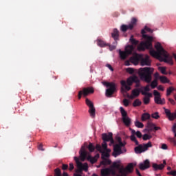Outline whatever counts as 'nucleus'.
<instances>
[{
	"instance_id": "obj_42",
	"label": "nucleus",
	"mask_w": 176,
	"mask_h": 176,
	"mask_svg": "<svg viewBox=\"0 0 176 176\" xmlns=\"http://www.w3.org/2000/svg\"><path fill=\"white\" fill-rule=\"evenodd\" d=\"M160 82H162V83H168V79H167V77H166V76H160Z\"/></svg>"
},
{
	"instance_id": "obj_51",
	"label": "nucleus",
	"mask_w": 176,
	"mask_h": 176,
	"mask_svg": "<svg viewBox=\"0 0 176 176\" xmlns=\"http://www.w3.org/2000/svg\"><path fill=\"white\" fill-rule=\"evenodd\" d=\"M109 157V153H107V152H103L102 153V159H107L106 157Z\"/></svg>"
},
{
	"instance_id": "obj_36",
	"label": "nucleus",
	"mask_w": 176,
	"mask_h": 176,
	"mask_svg": "<svg viewBox=\"0 0 176 176\" xmlns=\"http://www.w3.org/2000/svg\"><path fill=\"white\" fill-rule=\"evenodd\" d=\"M174 90H175V88H174L173 87H170L169 88H168L166 89L167 97H168V96H171V94L173 93V91H174Z\"/></svg>"
},
{
	"instance_id": "obj_35",
	"label": "nucleus",
	"mask_w": 176,
	"mask_h": 176,
	"mask_svg": "<svg viewBox=\"0 0 176 176\" xmlns=\"http://www.w3.org/2000/svg\"><path fill=\"white\" fill-rule=\"evenodd\" d=\"M110 168H113L115 170V168H117V170H122V168H120V164H118V162H113L111 167Z\"/></svg>"
},
{
	"instance_id": "obj_14",
	"label": "nucleus",
	"mask_w": 176,
	"mask_h": 176,
	"mask_svg": "<svg viewBox=\"0 0 176 176\" xmlns=\"http://www.w3.org/2000/svg\"><path fill=\"white\" fill-rule=\"evenodd\" d=\"M102 176H109L110 174L112 175H115L116 174V171H115L114 168H105L100 170Z\"/></svg>"
},
{
	"instance_id": "obj_45",
	"label": "nucleus",
	"mask_w": 176,
	"mask_h": 176,
	"mask_svg": "<svg viewBox=\"0 0 176 176\" xmlns=\"http://www.w3.org/2000/svg\"><path fill=\"white\" fill-rule=\"evenodd\" d=\"M113 43H114L113 45H111L109 44V43L107 44V46H109V50H111V52H112V50H115V49H116V46L118 45H116V41H115Z\"/></svg>"
},
{
	"instance_id": "obj_9",
	"label": "nucleus",
	"mask_w": 176,
	"mask_h": 176,
	"mask_svg": "<svg viewBox=\"0 0 176 176\" xmlns=\"http://www.w3.org/2000/svg\"><path fill=\"white\" fill-rule=\"evenodd\" d=\"M94 93V89L91 87L83 88L82 91L78 92V100L82 98V96L84 97H87L89 94H93Z\"/></svg>"
},
{
	"instance_id": "obj_16",
	"label": "nucleus",
	"mask_w": 176,
	"mask_h": 176,
	"mask_svg": "<svg viewBox=\"0 0 176 176\" xmlns=\"http://www.w3.org/2000/svg\"><path fill=\"white\" fill-rule=\"evenodd\" d=\"M142 96H144L143 98V102L145 105H148L151 102V97H152V93L151 92H142Z\"/></svg>"
},
{
	"instance_id": "obj_13",
	"label": "nucleus",
	"mask_w": 176,
	"mask_h": 176,
	"mask_svg": "<svg viewBox=\"0 0 176 176\" xmlns=\"http://www.w3.org/2000/svg\"><path fill=\"white\" fill-rule=\"evenodd\" d=\"M141 55L142 54H137V53L133 54V56H131L129 58L130 63H131L132 64H134V65H138V63H140L141 61Z\"/></svg>"
},
{
	"instance_id": "obj_23",
	"label": "nucleus",
	"mask_w": 176,
	"mask_h": 176,
	"mask_svg": "<svg viewBox=\"0 0 176 176\" xmlns=\"http://www.w3.org/2000/svg\"><path fill=\"white\" fill-rule=\"evenodd\" d=\"M119 54L121 60H126L127 57H129V55L126 51L120 50Z\"/></svg>"
},
{
	"instance_id": "obj_20",
	"label": "nucleus",
	"mask_w": 176,
	"mask_h": 176,
	"mask_svg": "<svg viewBox=\"0 0 176 176\" xmlns=\"http://www.w3.org/2000/svg\"><path fill=\"white\" fill-rule=\"evenodd\" d=\"M113 135V134H112V133H111V132L109 133H102V140H103V141L104 142H108L112 138Z\"/></svg>"
},
{
	"instance_id": "obj_57",
	"label": "nucleus",
	"mask_w": 176,
	"mask_h": 176,
	"mask_svg": "<svg viewBox=\"0 0 176 176\" xmlns=\"http://www.w3.org/2000/svg\"><path fill=\"white\" fill-rule=\"evenodd\" d=\"M134 83H136L135 87H141V84L140 83V78H138V82H135Z\"/></svg>"
},
{
	"instance_id": "obj_64",
	"label": "nucleus",
	"mask_w": 176,
	"mask_h": 176,
	"mask_svg": "<svg viewBox=\"0 0 176 176\" xmlns=\"http://www.w3.org/2000/svg\"><path fill=\"white\" fill-rule=\"evenodd\" d=\"M170 142H173V145H175V146L176 145V140H175V139L170 138Z\"/></svg>"
},
{
	"instance_id": "obj_58",
	"label": "nucleus",
	"mask_w": 176,
	"mask_h": 176,
	"mask_svg": "<svg viewBox=\"0 0 176 176\" xmlns=\"http://www.w3.org/2000/svg\"><path fill=\"white\" fill-rule=\"evenodd\" d=\"M162 149H164V151H166V149H168V146H167V144H162Z\"/></svg>"
},
{
	"instance_id": "obj_31",
	"label": "nucleus",
	"mask_w": 176,
	"mask_h": 176,
	"mask_svg": "<svg viewBox=\"0 0 176 176\" xmlns=\"http://www.w3.org/2000/svg\"><path fill=\"white\" fill-rule=\"evenodd\" d=\"M120 111L122 116V119L124 118H127V111L124 110V109L122 107H120Z\"/></svg>"
},
{
	"instance_id": "obj_62",
	"label": "nucleus",
	"mask_w": 176,
	"mask_h": 176,
	"mask_svg": "<svg viewBox=\"0 0 176 176\" xmlns=\"http://www.w3.org/2000/svg\"><path fill=\"white\" fill-rule=\"evenodd\" d=\"M168 101L169 102H170V104H172V105H175V100H174L172 98H168Z\"/></svg>"
},
{
	"instance_id": "obj_5",
	"label": "nucleus",
	"mask_w": 176,
	"mask_h": 176,
	"mask_svg": "<svg viewBox=\"0 0 176 176\" xmlns=\"http://www.w3.org/2000/svg\"><path fill=\"white\" fill-rule=\"evenodd\" d=\"M135 82H138V77L136 76L129 77L127 78L126 82L125 80H121L120 84L122 87H124L126 91H130V90H131V87L130 86H132L133 83Z\"/></svg>"
},
{
	"instance_id": "obj_53",
	"label": "nucleus",
	"mask_w": 176,
	"mask_h": 176,
	"mask_svg": "<svg viewBox=\"0 0 176 176\" xmlns=\"http://www.w3.org/2000/svg\"><path fill=\"white\" fill-rule=\"evenodd\" d=\"M102 147L104 151H107V148H108V144H107V142H103L102 144Z\"/></svg>"
},
{
	"instance_id": "obj_3",
	"label": "nucleus",
	"mask_w": 176,
	"mask_h": 176,
	"mask_svg": "<svg viewBox=\"0 0 176 176\" xmlns=\"http://www.w3.org/2000/svg\"><path fill=\"white\" fill-rule=\"evenodd\" d=\"M153 71L154 69L152 67L140 68L138 71V75L142 80H144V82H146V83H151Z\"/></svg>"
},
{
	"instance_id": "obj_48",
	"label": "nucleus",
	"mask_w": 176,
	"mask_h": 176,
	"mask_svg": "<svg viewBox=\"0 0 176 176\" xmlns=\"http://www.w3.org/2000/svg\"><path fill=\"white\" fill-rule=\"evenodd\" d=\"M151 117L153 118V119H159V118H160V116H159L158 112H155L151 115Z\"/></svg>"
},
{
	"instance_id": "obj_63",
	"label": "nucleus",
	"mask_w": 176,
	"mask_h": 176,
	"mask_svg": "<svg viewBox=\"0 0 176 176\" xmlns=\"http://www.w3.org/2000/svg\"><path fill=\"white\" fill-rule=\"evenodd\" d=\"M172 131H173V133H175V131H176V123H175V124H173V127H172Z\"/></svg>"
},
{
	"instance_id": "obj_37",
	"label": "nucleus",
	"mask_w": 176,
	"mask_h": 176,
	"mask_svg": "<svg viewBox=\"0 0 176 176\" xmlns=\"http://www.w3.org/2000/svg\"><path fill=\"white\" fill-rule=\"evenodd\" d=\"M151 89H156L157 87V79H154L151 84Z\"/></svg>"
},
{
	"instance_id": "obj_26",
	"label": "nucleus",
	"mask_w": 176,
	"mask_h": 176,
	"mask_svg": "<svg viewBox=\"0 0 176 176\" xmlns=\"http://www.w3.org/2000/svg\"><path fill=\"white\" fill-rule=\"evenodd\" d=\"M129 25V30H133L135 25H137V19L133 18L131 21V23Z\"/></svg>"
},
{
	"instance_id": "obj_7",
	"label": "nucleus",
	"mask_w": 176,
	"mask_h": 176,
	"mask_svg": "<svg viewBox=\"0 0 176 176\" xmlns=\"http://www.w3.org/2000/svg\"><path fill=\"white\" fill-rule=\"evenodd\" d=\"M148 148H152V142H148L147 144H139L138 146L135 148V153H142V152H145V151H148Z\"/></svg>"
},
{
	"instance_id": "obj_22",
	"label": "nucleus",
	"mask_w": 176,
	"mask_h": 176,
	"mask_svg": "<svg viewBox=\"0 0 176 176\" xmlns=\"http://www.w3.org/2000/svg\"><path fill=\"white\" fill-rule=\"evenodd\" d=\"M153 168L155 171H157V170H163V168H164V164H157L153 163Z\"/></svg>"
},
{
	"instance_id": "obj_41",
	"label": "nucleus",
	"mask_w": 176,
	"mask_h": 176,
	"mask_svg": "<svg viewBox=\"0 0 176 176\" xmlns=\"http://www.w3.org/2000/svg\"><path fill=\"white\" fill-rule=\"evenodd\" d=\"M127 30H130L129 25H122L121 26V31H122V32H126Z\"/></svg>"
},
{
	"instance_id": "obj_30",
	"label": "nucleus",
	"mask_w": 176,
	"mask_h": 176,
	"mask_svg": "<svg viewBox=\"0 0 176 176\" xmlns=\"http://www.w3.org/2000/svg\"><path fill=\"white\" fill-rule=\"evenodd\" d=\"M147 128H148V132L151 133V131H152L153 130L155 129V124L152 123V122H148L147 123Z\"/></svg>"
},
{
	"instance_id": "obj_38",
	"label": "nucleus",
	"mask_w": 176,
	"mask_h": 176,
	"mask_svg": "<svg viewBox=\"0 0 176 176\" xmlns=\"http://www.w3.org/2000/svg\"><path fill=\"white\" fill-rule=\"evenodd\" d=\"M87 148L89 149V152H91V153H93V152H94V151H96V147L94 146V145H93L92 143H89Z\"/></svg>"
},
{
	"instance_id": "obj_52",
	"label": "nucleus",
	"mask_w": 176,
	"mask_h": 176,
	"mask_svg": "<svg viewBox=\"0 0 176 176\" xmlns=\"http://www.w3.org/2000/svg\"><path fill=\"white\" fill-rule=\"evenodd\" d=\"M168 175L176 176V170H170L167 173Z\"/></svg>"
},
{
	"instance_id": "obj_21",
	"label": "nucleus",
	"mask_w": 176,
	"mask_h": 176,
	"mask_svg": "<svg viewBox=\"0 0 176 176\" xmlns=\"http://www.w3.org/2000/svg\"><path fill=\"white\" fill-rule=\"evenodd\" d=\"M121 170L124 171V173H131L133 172V170H134V164L133 163H130L125 168H122Z\"/></svg>"
},
{
	"instance_id": "obj_61",
	"label": "nucleus",
	"mask_w": 176,
	"mask_h": 176,
	"mask_svg": "<svg viewBox=\"0 0 176 176\" xmlns=\"http://www.w3.org/2000/svg\"><path fill=\"white\" fill-rule=\"evenodd\" d=\"M136 140H137V138H135V135H131V140H132L133 142H134Z\"/></svg>"
},
{
	"instance_id": "obj_60",
	"label": "nucleus",
	"mask_w": 176,
	"mask_h": 176,
	"mask_svg": "<svg viewBox=\"0 0 176 176\" xmlns=\"http://www.w3.org/2000/svg\"><path fill=\"white\" fill-rule=\"evenodd\" d=\"M62 169L63 170H68V165L67 164H63L62 165Z\"/></svg>"
},
{
	"instance_id": "obj_40",
	"label": "nucleus",
	"mask_w": 176,
	"mask_h": 176,
	"mask_svg": "<svg viewBox=\"0 0 176 176\" xmlns=\"http://www.w3.org/2000/svg\"><path fill=\"white\" fill-rule=\"evenodd\" d=\"M135 127H138V129H143L144 124H142V122H141L140 121H136L135 122Z\"/></svg>"
},
{
	"instance_id": "obj_33",
	"label": "nucleus",
	"mask_w": 176,
	"mask_h": 176,
	"mask_svg": "<svg viewBox=\"0 0 176 176\" xmlns=\"http://www.w3.org/2000/svg\"><path fill=\"white\" fill-rule=\"evenodd\" d=\"M78 168L79 169L80 173V171H82V170H84V171H87L89 168V165L87 164V163H85L84 164H82V166Z\"/></svg>"
},
{
	"instance_id": "obj_43",
	"label": "nucleus",
	"mask_w": 176,
	"mask_h": 176,
	"mask_svg": "<svg viewBox=\"0 0 176 176\" xmlns=\"http://www.w3.org/2000/svg\"><path fill=\"white\" fill-rule=\"evenodd\" d=\"M140 89L145 91V93H147V91H151V88H149V85H147L146 87H140Z\"/></svg>"
},
{
	"instance_id": "obj_32",
	"label": "nucleus",
	"mask_w": 176,
	"mask_h": 176,
	"mask_svg": "<svg viewBox=\"0 0 176 176\" xmlns=\"http://www.w3.org/2000/svg\"><path fill=\"white\" fill-rule=\"evenodd\" d=\"M142 104V102H141V100H140V99H135L134 100V102H133V107H141Z\"/></svg>"
},
{
	"instance_id": "obj_50",
	"label": "nucleus",
	"mask_w": 176,
	"mask_h": 176,
	"mask_svg": "<svg viewBox=\"0 0 176 176\" xmlns=\"http://www.w3.org/2000/svg\"><path fill=\"white\" fill-rule=\"evenodd\" d=\"M159 69L161 71V72L163 74V75H167V73L166 72V67H160Z\"/></svg>"
},
{
	"instance_id": "obj_34",
	"label": "nucleus",
	"mask_w": 176,
	"mask_h": 176,
	"mask_svg": "<svg viewBox=\"0 0 176 176\" xmlns=\"http://www.w3.org/2000/svg\"><path fill=\"white\" fill-rule=\"evenodd\" d=\"M98 46H100V47H105V46H107L108 44L105 43V41L102 40H98Z\"/></svg>"
},
{
	"instance_id": "obj_15",
	"label": "nucleus",
	"mask_w": 176,
	"mask_h": 176,
	"mask_svg": "<svg viewBox=\"0 0 176 176\" xmlns=\"http://www.w3.org/2000/svg\"><path fill=\"white\" fill-rule=\"evenodd\" d=\"M164 112L167 116V118H168L169 120H174L175 119H176V110L174 113H171V111H170L168 109H166V107H164Z\"/></svg>"
},
{
	"instance_id": "obj_11",
	"label": "nucleus",
	"mask_w": 176,
	"mask_h": 176,
	"mask_svg": "<svg viewBox=\"0 0 176 176\" xmlns=\"http://www.w3.org/2000/svg\"><path fill=\"white\" fill-rule=\"evenodd\" d=\"M153 95L155 96L154 101L155 104H158L160 105H164L166 104V99L161 98L160 93L157 90L153 91Z\"/></svg>"
},
{
	"instance_id": "obj_25",
	"label": "nucleus",
	"mask_w": 176,
	"mask_h": 176,
	"mask_svg": "<svg viewBox=\"0 0 176 176\" xmlns=\"http://www.w3.org/2000/svg\"><path fill=\"white\" fill-rule=\"evenodd\" d=\"M123 123L126 126V127H129L130 124H131V120L129 117H125L122 118Z\"/></svg>"
},
{
	"instance_id": "obj_29",
	"label": "nucleus",
	"mask_w": 176,
	"mask_h": 176,
	"mask_svg": "<svg viewBox=\"0 0 176 176\" xmlns=\"http://www.w3.org/2000/svg\"><path fill=\"white\" fill-rule=\"evenodd\" d=\"M142 121L145 122V120H148V119H151V115L148 113H144L142 115Z\"/></svg>"
},
{
	"instance_id": "obj_49",
	"label": "nucleus",
	"mask_w": 176,
	"mask_h": 176,
	"mask_svg": "<svg viewBox=\"0 0 176 176\" xmlns=\"http://www.w3.org/2000/svg\"><path fill=\"white\" fill-rule=\"evenodd\" d=\"M126 72H128V74H130L131 75H132V74H134V69L131 67H129L126 69Z\"/></svg>"
},
{
	"instance_id": "obj_54",
	"label": "nucleus",
	"mask_w": 176,
	"mask_h": 176,
	"mask_svg": "<svg viewBox=\"0 0 176 176\" xmlns=\"http://www.w3.org/2000/svg\"><path fill=\"white\" fill-rule=\"evenodd\" d=\"M96 149H97V151H98L99 152L102 153V150L101 148V146L100 144H96Z\"/></svg>"
},
{
	"instance_id": "obj_47",
	"label": "nucleus",
	"mask_w": 176,
	"mask_h": 176,
	"mask_svg": "<svg viewBox=\"0 0 176 176\" xmlns=\"http://www.w3.org/2000/svg\"><path fill=\"white\" fill-rule=\"evenodd\" d=\"M142 138H143L144 141H147V140H151V138H152V136L146 133L143 135Z\"/></svg>"
},
{
	"instance_id": "obj_10",
	"label": "nucleus",
	"mask_w": 176,
	"mask_h": 176,
	"mask_svg": "<svg viewBox=\"0 0 176 176\" xmlns=\"http://www.w3.org/2000/svg\"><path fill=\"white\" fill-rule=\"evenodd\" d=\"M151 63L152 60H151V58L148 55H144L142 54L140 58V65H142V67H151Z\"/></svg>"
},
{
	"instance_id": "obj_59",
	"label": "nucleus",
	"mask_w": 176,
	"mask_h": 176,
	"mask_svg": "<svg viewBox=\"0 0 176 176\" xmlns=\"http://www.w3.org/2000/svg\"><path fill=\"white\" fill-rule=\"evenodd\" d=\"M120 173H121L120 176H127V173L123 171L122 169H120Z\"/></svg>"
},
{
	"instance_id": "obj_4",
	"label": "nucleus",
	"mask_w": 176,
	"mask_h": 176,
	"mask_svg": "<svg viewBox=\"0 0 176 176\" xmlns=\"http://www.w3.org/2000/svg\"><path fill=\"white\" fill-rule=\"evenodd\" d=\"M116 140L118 142V144H113V156L114 157H118L119 155H122L123 153V151H122V148L123 146H126V142H122V138L120 137H117Z\"/></svg>"
},
{
	"instance_id": "obj_2",
	"label": "nucleus",
	"mask_w": 176,
	"mask_h": 176,
	"mask_svg": "<svg viewBox=\"0 0 176 176\" xmlns=\"http://www.w3.org/2000/svg\"><path fill=\"white\" fill-rule=\"evenodd\" d=\"M146 31H147V32H153V30L147 26H145L144 29L142 30L141 34L144 41L140 43L139 45V50H142L143 52L145 49L151 50L153 47L152 42H153V37L148 36V34H146Z\"/></svg>"
},
{
	"instance_id": "obj_18",
	"label": "nucleus",
	"mask_w": 176,
	"mask_h": 176,
	"mask_svg": "<svg viewBox=\"0 0 176 176\" xmlns=\"http://www.w3.org/2000/svg\"><path fill=\"white\" fill-rule=\"evenodd\" d=\"M80 157L82 162H85L86 157H87V151H86V148L83 146L81 147L80 150Z\"/></svg>"
},
{
	"instance_id": "obj_39",
	"label": "nucleus",
	"mask_w": 176,
	"mask_h": 176,
	"mask_svg": "<svg viewBox=\"0 0 176 176\" xmlns=\"http://www.w3.org/2000/svg\"><path fill=\"white\" fill-rule=\"evenodd\" d=\"M129 41H130V42L132 43V45H138V43H139V41H137V40H135V39L134 38V36H131Z\"/></svg>"
},
{
	"instance_id": "obj_55",
	"label": "nucleus",
	"mask_w": 176,
	"mask_h": 176,
	"mask_svg": "<svg viewBox=\"0 0 176 176\" xmlns=\"http://www.w3.org/2000/svg\"><path fill=\"white\" fill-rule=\"evenodd\" d=\"M136 136L138 137V138H142V133H141V132L140 131H138L136 132Z\"/></svg>"
},
{
	"instance_id": "obj_1",
	"label": "nucleus",
	"mask_w": 176,
	"mask_h": 176,
	"mask_svg": "<svg viewBox=\"0 0 176 176\" xmlns=\"http://www.w3.org/2000/svg\"><path fill=\"white\" fill-rule=\"evenodd\" d=\"M155 48L157 51L151 50L150 54L153 56V57H155L160 61H163L164 63H166L167 64H170V65H174V60H173V56H170L168 53H167L162 46L160 43H157L155 45Z\"/></svg>"
},
{
	"instance_id": "obj_27",
	"label": "nucleus",
	"mask_w": 176,
	"mask_h": 176,
	"mask_svg": "<svg viewBox=\"0 0 176 176\" xmlns=\"http://www.w3.org/2000/svg\"><path fill=\"white\" fill-rule=\"evenodd\" d=\"M102 160V161H101V162H100V164L102 166H108V165L111 164V160H109V159L104 158Z\"/></svg>"
},
{
	"instance_id": "obj_6",
	"label": "nucleus",
	"mask_w": 176,
	"mask_h": 176,
	"mask_svg": "<svg viewBox=\"0 0 176 176\" xmlns=\"http://www.w3.org/2000/svg\"><path fill=\"white\" fill-rule=\"evenodd\" d=\"M102 84L106 87H109L106 89V97H112V95L116 91V85L113 82H103Z\"/></svg>"
},
{
	"instance_id": "obj_44",
	"label": "nucleus",
	"mask_w": 176,
	"mask_h": 176,
	"mask_svg": "<svg viewBox=\"0 0 176 176\" xmlns=\"http://www.w3.org/2000/svg\"><path fill=\"white\" fill-rule=\"evenodd\" d=\"M74 160L77 164L78 168L82 167V162L79 161V158H78L77 157H74Z\"/></svg>"
},
{
	"instance_id": "obj_46",
	"label": "nucleus",
	"mask_w": 176,
	"mask_h": 176,
	"mask_svg": "<svg viewBox=\"0 0 176 176\" xmlns=\"http://www.w3.org/2000/svg\"><path fill=\"white\" fill-rule=\"evenodd\" d=\"M54 173V176H61V170L59 168H56Z\"/></svg>"
},
{
	"instance_id": "obj_24",
	"label": "nucleus",
	"mask_w": 176,
	"mask_h": 176,
	"mask_svg": "<svg viewBox=\"0 0 176 176\" xmlns=\"http://www.w3.org/2000/svg\"><path fill=\"white\" fill-rule=\"evenodd\" d=\"M133 50H134V46L133 45H128L125 47V52L129 56L133 53Z\"/></svg>"
},
{
	"instance_id": "obj_19",
	"label": "nucleus",
	"mask_w": 176,
	"mask_h": 176,
	"mask_svg": "<svg viewBox=\"0 0 176 176\" xmlns=\"http://www.w3.org/2000/svg\"><path fill=\"white\" fill-rule=\"evenodd\" d=\"M111 37L114 39L116 45H118V41H119V30L118 29H113Z\"/></svg>"
},
{
	"instance_id": "obj_17",
	"label": "nucleus",
	"mask_w": 176,
	"mask_h": 176,
	"mask_svg": "<svg viewBox=\"0 0 176 176\" xmlns=\"http://www.w3.org/2000/svg\"><path fill=\"white\" fill-rule=\"evenodd\" d=\"M149 167H151V162H149V160H146L144 161V163H140L139 164V168L142 170H147Z\"/></svg>"
},
{
	"instance_id": "obj_28",
	"label": "nucleus",
	"mask_w": 176,
	"mask_h": 176,
	"mask_svg": "<svg viewBox=\"0 0 176 176\" xmlns=\"http://www.w3.org/2000/svg\"><path fill=\"white\" fill-rule=\"evenodd\" d=\"M87 160L91 163V164H94V163L97 162V157H91V155H88Z\"/></svg>"
},
{
	"instance_id": "obj_12",
	"label": "nucleus",
	"mask_w": 176,
	"mask_h": 176,
	"mask_svg": "<svg viewBox=\"0 0 176 176\" xmlns=\"http://www.w3.org/2000/svg\"><path fill=\"white\" fill-rule=\"evenodd\" d=\"M140 93L142 94V93H145V91H144L142 89H141V87L135 88L132 90L131 95H128V98H130L131 100H134L135 97H138L140 96Z\"/></svg>"
},
{
	"instance_id": "obj_8",
	"label": "nucleus",
	"mask_w": 176,
	"mask_h": 176,
	"mask_svg": "<svg viewBox=\"0 0 176 176\" xmlns=\"http://www.w3.org/2000/svg\"><path fill=\"white\" fill-rule=\"evenodd\" d=\"M85 104L89 107V113L90 114V116L92 118H95L96 116V107H94V104L91 100H90L89 98L85 99Z\"/></svg>"
},
{
	"instance_id": "obj_56",
	"label": "nucleus",
	"mask_w": 176,
	"mask_h": 176,
	"mask_svg": "<svg viewBox=\"0 0 176 176\" xmlns=\"http://www.w3.org/2000/svg\"><path fill=\"white\" fill-rule=\"evenodd\" d=\"M123 104H124V107H127L129 104V100L124 99L123 100Z\"/></svg>"
}]
</instances>
